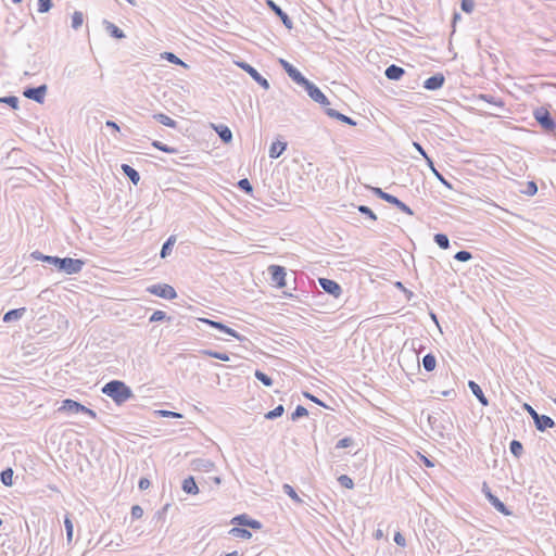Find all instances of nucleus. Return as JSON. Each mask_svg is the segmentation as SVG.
<instances>
[{
  "instance_id": "c9c22d12",
  "label": "nucleus",
  "mask_w": 556,
  "mask_h": 556,
  "mask_svg": "<svg viewBox=\"0 0 556 556\" xmlns=\"http://www.w3.org/2000/svg\"><path fill=\"white\" fill-rule=\"evenodd\" d=\"M433 240L443 250H446L450 247V240L444 233L434 235Z\"/></svg>"
},
{
  "instance_id": "a18cd8bd",
  "label": "nucleus",
  "mask_w": 556,
  "mask_h": 556,
  "mask_svg": "<svg viewBox=\"0 0 556 556\" xmlns=\"http://www.w3.org/2000/svg\"><path fill=\"white\" fill-rule=\"evenodd\" d=\"M152 146L154 148H156L157 150H161V151L166 152V153H175V152H177V150L175 148L169 147L167 144H164V143H162L161 141H157V140H154L152 142Z\"/></svg>"
},
{
  "instance_id": "c85d7f7f",
  "label": "nucleus",
  "mask_w": 556,
  "mask_h": 556,
  "mask_svg": "<svg viewBox=\"0 0 556 556\" xmlns=\"http://www.w3.org/2000/svg\"><path fill=\"white\" fill-rule=\"evenodd\" d=\"M490 503L497 511L502 513L503 515H511V511L505 506V504L502 501H500L497 496H494Z\"/></svg>"
},
{
  "instance_id": "4468645a",
  "label": "nucleus",
  "mask_w": 556,
  "mask_h": 556,
  "mask_svg": "<svg viewBox=\"0 0 556 556\" xmlns=\"http://www.w3.org/2000/svg\"><path fill=\"white\" fill-rule=\"evenodd\" d=\"M533 421H534L536 430H539L541 432L545 431L546 429L555 427V421L547 415L538 414L533 418Z\"/></svg>"
},
{
  "instance_id": "473e14b6",
  "label": "nucleus",
  "mask_w": 556,
  "mask_h": 556,
  "mask_svg": "<svg viewBox=\"0 0 556 556\" xmlns=\"http://www.w3.org/2000/svg\"><path fill=\"white\" fill-rule=\"evenodd\" d=\"M176 239L174 236H170L163 244L162 249H161V257L164 258L166 257L170 252H172V249H173V245L175 243Z\"/></svg>"
},
{
  "instance_id": "393cba45",
  "label": "nucleus",
  "mask_w": 556,
  "mask_h": 556,
  "mask_svg": "<svg viewBox=\"0 0 556 556\" xmlns=\"http://www.w3.org/2000/svg\"><path fill=\"white\" fill-rule=\"evenodd\" d=\"M121 168L134 185H138L140 175L134 167L128 164H122Z\"/></svg>"
},
{
  "instance_id": "9b49d317",
  "label": "nucleus",
  "mask_w": 556,
  "mask_h": 556,
  "mask_svg": "<svg viewBox=\"0 0 556 556\" xmlns=\"http://www.w3.org/2000/svg\"><path fill=\"white\" fill-rule=\"evenodd\" d=\"M47 93V86L40 85L38 87H29L23 91V96L27 99L34 100L37 103H42Z\"/></svg>"
},
{
  "instance_id": "2f4dec72",
  "label": "nucleus",
  "mask_w": 556,
  "mask_h": 556,
  "mask_svg": "<svg viewBox=\"0 0 556 556\" xmlns=\"http://www.w3.org/2000/svg\"><path fill=\"white\" fill-rule=\"evenodd\" d=\"M154 118L164 126L172 127V128L176 127V122L166 114H163V113L155 114Z\"/></svg>"
},
{
  "instance_id": "f3484780",
  "label": "nucleus",
  "mask_w": 556,
  "mask_h": 556,
  "mask_svg": "<svg viewBox=\"0 0 556 556\" xmlns=\"http://www.w3.org/2000/svg\"><path fill=\"white\" fill-rule=\"evenodd\" d=\"M232 523H237L239 526H245V527H249L251 529H261L262 528V523L255 519H251L248 515L243 514V515H238L236 516L232 520H231Z\"/></svg>"
},
{
  "instance_id": "6ab92c4d",
  "label": "nucleus",
  "mask_w": 556,
  "mask_h": 556,
  "mask_svg": "<svg viewBox=\"0 0 556 556\" xmlns=\"http://www.w3.org/2000/svg\"><path fill=\"white\" fill-rule=\"evenodd\" d=\"M404 74V68L395 64L388 66L384 71L386 77L390 80H399L403 77Z\"/></svg>"
},
{
  "instance_id": "f8f14e48",
  "label": "nucleus",
  "mask_w": 556,
  "mask_h": 556,
  "mask_svg": "<svg viewBox=\"0 0 556 556\" xmlns=\"http://www.w3.org/2000/svg\"><path fill=\"white\" fill-rule=\"evenodd\" d=\"M191 469L200 472H211L215 468L214 462L208 458H195L191 460Z\"/></svg>"
},
{
  "instance_id": "6e6d98bb",
  "label": "nucleus",
  "mask_w": 556,
  "mask_h": 556,
  "mask_svg": "<svg viewBox=\"0 0 556 556\" xmlns=\"http://www.w3.org/2000/svg\"><path fill=\"white\" fill-rule=\"evenodd\" d=\"M353 444V439L350 437H345L341 440H339L336 444V448H345Z\"/></svg>"
},
{
  "instance_id": "e2e57ef3",
  "label": "nucleus",
  "mask_w": 556,
  "mask_h": 556,
  "mask_svg": "<svg viewBox=\"0 0 556 556\" xmlns=\"http://www.w3.org/2000/svg\"><path fill=\"white\" fill-rule=\"evenodd\" d=\"M522 408L532 417V419L539 414L530 404L525 403Z\"/></svg>"
},
{
  "instance_id": "6e6552de",
  "label": "nucleus",
  "mask_w": 556,
  "mask_h": 556,
  "mask_svg": "<svg viewBox=\"0 0 556 556\" xmlns=\"http://www.w3.org/2000/svg\"><path fill=\"white\" fill-rule=\"evenodd\" d=\"M237 65L247 72L260 86L264 89L268 90L270 85L268 80L263 77L252 65L247 62H238Z\"/></svg>"
},
{
  "instance_id": "39448f33",
  "label": "nucleus",
  "mask_w": 556,
  "mask_h": 556,
  "mask_svg": "<svg viewBox=\"0 0 556 556\" xmlns=\"http://www.w3.org/2000/svg\"><path fill=\"white\" fill-rule=\"evenodd\" d=\"M147 290L151 294H154L156 296H160V298H163L166 300H173L177 296L175 289L172 286L166 285V283L153 285V286H150Z\"/></svg>"
},
{
  "instance_id": "7c9ffc66",
  "label": "nucleus",
  "mask_w": 556,
  "mask_h": 556,
  "mask_svg": "<svg viewBox=\"0 0 556 556\" xmlns=\"http://www.w3.org/2000/svg\"><path fill=\"white\" fill-rule=\"evenodd\" d=\"M0 480L5 486H11L13 484V470L12 468H7L1 471Z\"/></svg>"
},
{
  "instance_id": "774afa93",
  "label": "nucleus",
  "mask_w": 556,
  "mask_h": 556,
  "mask_svg": "<svg viewBox=\"0 0 556 556\" xmlns=\"http://www.w3.org/2000/svg\"><path fill=\"white\" fill-rule=\"evenodd\" d=\"M482 492L484 493L485 497L488 498L489 502H491V500L495 496L490 488L488 486V484L484 482L483 485H482Z\"/></svg>"
},
{
  "instance_id": "864d4df0",
  "label": "nucleus",
  "mask_w": 556,
  "mask_h": 556,
  "mask_svg": "<svg viewBox=\"0 0 556 556\" xmlns=\"http://www.w3.org/2000/svg\"><path fill=\"white\" fill-rule=\"evenodd\" d=\"M358 212L368 216L370 219L372 220H376L377 219V216L376 214L372 212V210L366 205H359L358 206Z\"/></svg>"
},
{
  "instance_id": "58836bf2",
  "label": "nucleus",
  "mask_w": 556,
  "mask_h": 556,
  "mask_svg": "<svg viewBox=\"0 0 556 556\" xmlns=\"http://www.w3.org/2000/svg\"><path fill=\"white\" fill-rule=\"evenodd\" d=\"M254 376L258 381H261L266 387H271L274 383L273 379L261 370H256Z\"/></svg>"
},
{
  "instance_id": "bb28decb",
  "label": "nucleus",
  "mask_w": 556,
  "mask_h": 556,
  "mask_svg": "<svg viewBox=\"0 0 556 556\" xmlns=\"http://www.w3.org/2000/svg\"><path fill=\"white\" fill-rule=\"evenodd\" d=\"M25 311H26L25 307L10 309L9 312H7L4 314L3 321L4 323H11L13 320H18L20 318H22V316L24 315Z\"/></svg>"
},
{
  "instance_id": "2eb2a0df",
  "label": "nucleus",
  "mask_w": 556,
  "mask_h": 556,
  "mask_svg": "<svg viewBox=\"0 0 556 556\" xmlns=\"http://www.w3.org/2000/svg\"><path fill=\"white\" fill-rule=\"evenodd\" d=\"M267 4L271 9V11H274L280 17L282 24L287 28L291 29L293 26V23H292L291 18L289 17V15L278 4H276L273 0H267Z\"/></svg>"
},
{
  "instance_id": "e433bc0d",
  "label": "nucleus",
  "mask_w": 556,
  "mask_h": 556,
  "mask_svg": "<svg viewBox=\"0 0 556 556\" xmlns=\"http://www.w3.org/2000/svg\"><path fill=\"white\" fill-rule=\"evenodd\" d=\"M230 534H232L233 536H237V538H241V539H251L252 536V533L244 529V528H238V527H235L230 530Z\"/></svg>"
},
{
  "instance_id": "37998d69",
  "label": "nucleus",
  "mask_w": 556,
  "mask_h": 556,
  "mask_svg": "<svg viewBox=\"0 0 556 556\" xmlns=\"http://www.w3.org/2000/svg\"><path fill=\"white\" fill-rule=\"evenodd\" d=\"M283 492L290 496L294 502L302 503V500L299 497L294 489L290 484H283L282 486Z\"/></svg>"
},
{
  "instance_id": "b1692460",
  "label": "nucleus",
  "mask_w": 556,
  "mask_h": 556,
  "mask_svg": "<svg viewBox=\"0 0 556 556\" xmlns=\"http://www.w3.org/2000/svg\"><path fill=\"white\" fill-rule=\"evenodd\" d=\"M184 492L187 494H198L199 493V486L192 476H189L182 481L181 485Z\"/></svg>"
},
{
  "instance_id": "a19ab883",
  "label": "nucleus",
  "mask_w": 556,
  "mask_h": 556,
  "mask_svg": "<svg viewBox=\"0 0 556 556\" xmlns=\"http://www.w3.org/2000/svg\"><path fill=\"white\" fill-rule=\"evenodd\" d=\"M202 353L204 355H207L210 357H214V358H217V359H220V361H224V362H228L229 361V356L226 353L215 352V351H212V350H203Z\"/></svg>"
},
{
  "instance_id": "aec40b11",
  "label": "nucleus",
  "mask_w": 556,
  "mask_h": 556,
  "mask_svg": "<svg viewBox=\"0 0 556 556\" xmlns=\"http://www.w3.org/2000/svg\"><path fill=\"white\" fill-rule=\"evenodd\" d=\"M103 25H104L106 33L111 37L116 38V39H123L126 37L125 33L119 27H117L115 24L104 20Z\"/></svg>"
},
{
  "instance_id": "c03bdc74",
  "label": "nucleus",
  "mask_w": 556,
  "mask_h": 556,
  "mask_svg": "<svg viewBox=\"0 0 556 556\" xmlns=\"http://www.w3.org/2000/svg\"><path fill=\"white\" fill-rule=\"evenodd\" d=\"M0 103H7L12 109L16 110L18 108V98L15 96H8L0 98Z\"/></svg>"
},
{
  "instance_id": "a878e982",
  "label": "nucleus",
  "mask_w": 556,
  "mask_h": 556,
  "mask_svg": "<svg viewBox=\"0 0 556 556\" xmlns=\"http://www.w3.org/2000/svg\"><path fill=\"white\" fill-rule=\"evenodd\" d=\"M287 149V143L281 141L273 142L269 148V157L278 159Z\"/></svg>"
},
{
  "instance_id": "20e7f679",
  "label": "nucleus",
  "mask_w": 556,
  "mask_h": 556,
  "mask_svg": "<svg viewBox=\"0 0 556 556\" xmlns=\"http://www.w3.org/2000/svg\"><path fill=\"white\" fill-rule=\"evenodd\" d=\"M305 91L307 92L308 97L315 101L316 103L320 104L325 110L329 109L328 105L330 104L328 98L324 94V92L312 81L308 79L306 80V84L302 86Z\"/></svg>"
},
{
  "instance_id": "49530a36",
  "label": "nucleus",
  "mask_w": 556,
  "mask_h": 556,
  "mask_svg": "<svg viewBox=\"0 0 556 556\" xmlns=\"http://www.w3.org/2000/svg\"><path fill=\"white\" fill-rule=\"evenodd\" d=\"M338 482L340 483L341 486L346 489H353L354 486L353 480L348 475H341L338 478Z\"/></svg>"
},
{
  "instance_id": "0e129e2a",
  "label": "nucleus",
  "mask_w": 556,
  "mask_h": 556,
  "mask_svg": "<svg viewBox=\"0 0 556 556\" xmlns=\"http://www.w3.org/2000/svg\"><path fill=\"white\" fill-rule=\"evenodd\" d=\"M413 147L418 151V153L427 161L428 154L426 153L425 149L421 147L420 143L414 141Z\"/></svg>"
},
{
  "instance_id": "9d476101",
  "label": "nucleus",
  "mask_w": 556,
  "mask_h": 556,
  "mask_svg": "<svg viewBox=\"0 0 556 556\" xmlns=\"http://www.w3.org/2000/svg\"><path fill=\"white\" fill-rule=\"evenodd\" d=\"M268 273L270 274L271 281L276 283L278 288H283L286 286V269L279 265H270L268 267Z\"/></svg>"
},
{
  "instance_id": "7ed1b4c3",
  "label": "nucleus",
  "mask_w": 556,
  "mask_h": 556,
  "mask_svg": "<svg viewBox=\"0 0 556 556\" xmlns=\"http://www.w3.org/2000/svg\"><path fill=\"white\" fill-rule=\"evenodd\" d=\"M533 116L543 129L552 131L556 128V123L546 108L540 106L535 109Z\"/></svg>"
},
{
  "instance_id": "052dcab7",
  "label": "nucleus",
  "mask_w": 556,
  "mask_h": 556,
  "mask_svg": "<svg viewBox=\"0 0 556 556\" xmlns=\"http://www.w3.org/2000/svg\"><path fill=\"white\" fill-rule=\"evenodd\" d=\"M372 191L374 193L380 198L381 200L386 201L388 200V197L390 195V193L388 192H384L381 188H372Z\"/></svg>"
},
{
  "instance_id": "1a4fd4ad",
  "label": "nucleus",
  "mask_w": 556,
  "mask_h": 556,
  "mask_svg": "<svg viewBox=\"0 0 556 556\" xmlns=\"http://www.w3.org/2000/svg\"><path fill=\"white\" fill-rule=\"evenodd\" d=\"M318 282L320 288L333 298L338 299L342 294V288L337 281L328 278H319Z\"/></svg>"
},
{
  "instance_id": "13d9d810",
  "label": "nucleus",
  "mask_w": 556,
  "mask_h": 556,
  "mask_svg": "<svg viewBox=\"0 0 556 556\" xmlns=\"http://www.w3.org/2000/svg\"><path fill=\"white\" fill-rule=\"evenodd\" d=\"M160 416L162 417H170V418H182V415L179 414V413H176V412H172V410H157L156 412Z\"/></svg>"
},
{
  "instance_id": "ea45409f",
  "label": "nucleus",
  "mask_w": 556,
  "mask_h": 556,
  "mask_svg": "<svg viewBox=\"0 0 556 556\" xmlns=\"http://www.w3.org/2000/svg\"><path fill=\"white\" fill-rule=\"evenodd\" d=\"M283 413H285V407L282 405H278L274 409L266 413L265 418L273 420V419H276V418L282 416Z\"/></svg>"
},
{
  "instance_id": "5fc2aeb1",
  "label": "nucleus",
  "mask_w": 556,
  "mask_h": 556,
  "mask_svg": "<svg viewBox=\"0 0 556 556\" xmlns=\"http://www.w3.org/2000/svg\"><path fill=\"white\" fill-rule=\"evenodd\" d=\"M460 8L465 13H471L475 8L473 0H462Z\"/></svg>"
},
{
  "instance_id": "cd10ccee",
  "label": "nucleus",
  "mask_w": 556,
  "mask_h": 556,
  "mask_svg": "<svg viewBox=\"0 0 556 556\" xmlns=\"http://www.w3.org/2000/svg\"><path fill=\"white\" fill-rule=\"evenodd\" d=\"M388 203L390 204H393L395 205L399 210H401L402 212L408 214V215H413V211L409 206H407L404 202H402L400 199H397L396 197L390 194L388 197V200H387Z\"/></svg>"
},
{
  "instance_id": "ddd939ff",
  "label": "nucleus",
  "mask_w": 556,
  "mask_h": 556,
  "mask_svg": "<svg viewBox=\"0 0 556 556\" xmlns=\"http://www.w3.org/2000/svg\"><path fill=\"white\" fill-rule=\"evenodd\" d=\"M85 409V405L72 400L66 399L62 402V405L59 407V412H66L71 414L83 413Z\"/></svg>"
},
{
  "instance_id": "72a5a7b5",
  "label": "nucleus",
  "mask_w": 556,
  "mask_h": 556,
  "mask_svg": "<svg viewBox=\"0 0 556 556\" xmlns=\"http://www.w3.org/2000/svg\"><path fill=\"white\" fill-rule=\"evenodd\" d=\"M162 59L168 61L169 63H173V64H176V65H181L184 67H187V64L181 61L176 54H174L173 52H164L161 54Z\"/></svg>"
},
{
  "instance_id": "8fccbe9b",
  "label": "nucleus",
  "mask_w": 556,
  "mask_h": 556,
  "mask_svg": "<svg viewBox=\"0 0 556 556\" xmlns=\"http://www.w3.org/2000/svg\"><path fill=\"white\" fill-rule=\"evenodd\" d=\"M307 414H308V412L304 406L298 405L295 410L291 415V419L294 421L301 417L306 416Z\"/></svg>"
},
{
  "instance_id": "bf43d9fd",
  "label": "nucleus",
  "mask_w": 556,
  "mask_h": 556,
  "mask_svg": "<svg viewBox=\"0 0 556 556\" xmlns=\"http://www.w3.org/2000/svg\"><path fill=\"white\" fill-rule=\"evenodd\" d=\"M142 515H143V509L140 506L135 505V506L131 507V516H132V518L139 519V518L142 517Z\"/></svg>"
},
{
  "instance_id": "423d86ee",
  "label": "nucleus",
  "mask_w": 556,
  "mask_h": 556,
  "mask_svg": "<svg viewBox=\"0 0 556 556\" xmlns=\"http://www.w3.org/2000/svg\"><path fill=\"white\" fill-rule=\"evenodd\" d=\"M279 63L285 70V72L289 75V77L298 85L303 86L306 84L307 78H305L302 73L295 68L291 63L286 61L285 59H279Z\"/></svg>"
},
{
  "instance_id": "f03ea898",
  "label": "nucleus",
  "mask_w": 556,
  "mask_h": 556,
  "mask_svg": "<svg viewBox=\"0 0 556 556\" xmlns=\"http://www.w3.org/2000/svg\"><path fill=\"white\" fill-rule=\"evenodd\" d=\"M102 393L115 404L122 405L134 396L131 389L121 380H111L102 387Z\"/></svg>"
},
{
  "instance_id": "4d7b16f0",
  "label": "nucleus",
  "mask_w": 556,
  "mask_h": 556,
  "mask_svg": "<svg viewBox=\"0 0 556 556\" xmlns=\"http://www.w3.org/2000/svg\"><path fill=\"white\" fill-rule=\"evenodd\" d=\"M166 318V313L163 312V311H155L151 317H150V321L151 323H155V321H161V320H164Z\"/></svg>"
},
{
  "instance_id": "c756f323",
  "label": "nucleus",
  "mask_w": 556,
  "mask_h": 556,
  "mask_svg": "<svg viewBox=\"0 0 556 556\" xmlns=\"http://www.w3.org/2000/svg\"><path fill=\"white\" fill-rule=\"evenodd\" d=\"M437 359L433 354L429 353L422 358V367L427 371H432L435 368Z\"/></svg>"
},
{
  "instance_id": "4be33fe9",
  "label": "nucleus",
  "mask_w": 556,
  "mask_h": 556,
  "mask_svg": "<svg viewBox=\"0 0 556 556\" xmlns=\"http://www.w3.org/2000/svg\"><path fill=\"white\" fill-rule=\"evenodd\" d=\"M326 114L331 117V118H336L344 124H348V125H351V126H355L356 125V122L353 121L351 117L333 110V109H326Z\"/></svg>"
},
{
  "instance_id": "dca6fc26",
  "label": "nucleus",
  "mask_w": 556,
  "mask_h": 556,
  "mask_svg": "<svg viewBox=\"0 0 556 556\" xmlns=\"http://www.w3.org/2000/svg\"><path fill=\"white\" fill-rule=\"evenodd\" d=\"M444 81V76L441 73H438L425 80L424 88L427 90H438L443 86Z\"/></svg>"
},
{
  "instance_id": "f257e3e1",
  "label": "nucleus",
  "mask_w": 556,
  "mask_h": 556,
  "mask_svg": "<svg viewBox=\"0 0 556 556\" xmlns=\"http://www.w3.org/2000/svg\"><path fill=\"white\" fill-rule=\"evenodd\" d=\"M30 257L36 261H41L49 265L54 266L58 270L63 271L67 275H74L81 271L85 262L79 258L72 257H59V256H50L45 255L40 251H34L30 254Z\"/></svg>"
},
{
  "instance_id": "5701e85b",
  "label": "nucleus",
  "mask_w": 556,
  "mask_h": 556,
  "mask_svg": "<svg viewBox=\"0 0 556 556\" xmlns=\"http://www.w3.org/2000/svg\"><path fill=\"white\" fill-rule=\"evenodd\" d=\"M427 165L432 172V174L435 176V178L447 189H453V186L450 181H447L444 176L435 168L432 159L427 157Z\"/></svg>"
},
{
  "instance_id": "3c124183",
  "label": "nucleus",
  "mask_w": 556,
  "mask_h": 556,
  "mask_svg": "<svg viewBox=\"0 0 556 556\" xmlns=\"http://www.w3.org/2000/svg\"><path fill=\"white\" fill-rule=\"evenodd\" d=\"M52 8V0H38V12L47 13Z\"/></svg>"
},
{
  "instance_id": "603ef678",
  "label": "nucleus",
  "mask_w": 556,
  "mask_h": 556,
  "mask_svg": "<svg viewBox=\"0 0 556 556\" xmlns=\"http://www.w3.org/2000/svg\"><path fill=\"white\" fill-rule=\"evenodd\" d=\"M538 192V186L534 181H528L526 189L522 190V193L527 195H534Z\"/></svg>"
},
{
  "instance_id": "338daca9",
  "label": "nucleus",
  "mask_w": 556,
  "mask_h": 556,
  "mask_svg": "<svg viewBox=\"0 0 556 556\" xmlns=\"http://www.w3.org/2000/svg\"><path fill=\"white\" fill-rule=\"evenodd\" d=\"M482 492L484 493L485 497L488 498L489 502H491V500L495 496L490 488L488 486V484L484 482L483 485H482Z\"/></svg>"
},
{
  "instance_id": "79ce46f5",
  "label": "nucleus",
  "mask_w": 556,
  "mask_h": 556,
  "mask_svg": "<svg viewBox=\"0 0 556 556\" xmlns=\"http://www.w3.org/2000/svg\"><path fill=\"white\" fill-rule=\"evenodd\" d=\"M83 22H84L83 13L79 11H75L74 14L72 15V27L74 29H78L83 25Z\"/></svg>"
},
{
  "instance_id": "0eeeda50",
  "label": "nucleus",
  "mask_w": 556,
  "mask_h": 556,
  "mask_svg": "<svg viewBox=\"0 0 556 556\" xmlns=\"http://www.w3.org/2000/svg\"><path fill=\"white\" fill-rule=\"evenodd\" d=\"M200 321L202 324H206L226 334H229L233 338H236L237 340L239 341H243L245 340V338L243 336H241L239 332H237L235 329L228 327L227 325L220 323V321H215V320H212V319H207V318H201Z\"/></svg>"
},
{
  "instance_id": "4c0bfd02",
  "label": "nucleus",
  "mask_w": 556,
  "mask_h": 556,
  "mask_svg": "<svg viewBox=\"0 0 556 556\" xmlns=\"http://www.w3.org/2000/svg\"><path fill=\"white\" fill-rule=\"evenodd\" d=\"M64 526L66 530V541L70 544L73 539L74 526L68 515L65 516Z\"/></svg>"
},
{
  "instance_id": "f704fd0d",
  "label": "nucleus",
  "mask_w": 556,
  "mask_h": 556,
  "mask_svg": "<svg viewBox=\"0 0 556 556\" xmlns=\"http://www.w3.org/2000/svg\"><path fill=\"white\" fill-rule=\"evenodd\" d=\"M509 451L515 457L519 458L523 453V446L518 440H513L509 444Z\"/></svg>"
},
{
  "instance_id": "680f3d73",
  "label": "nucleus",
  "mask_w": 556,
  "mask_h": 556,
  "mask_svg": "<svg viewBox=\"0 0 556 556\" xmlns=\"http://www.w3.org/2000/svg\"><path fill=\"white\" fill-rule=\"evenodd\" d=\"M394 542L399 545V546H402L404 547L406 545V540L404 538V535L401 533V532H396L394 534Z\"/></svg>"
},
{
  "instance_id": "09e8293b",
  "label": "nucleus",
  "mask_w": 556,
  "mask_h": 556,
  "mask_svg": "<svg viewBox=\"0 0 556 556\" xmlns=\"http://www.w3.org/2000/svg\"><path fill=\"white\" fill-rule=\"evenodd\" d=\"M454 258L459 262H467L472 258V254L469 251L460 250L456 252Z\"/></svg>"
},
{
  "instance_id": "412c9836",
  "label": "nucleus",
  "mask_w": 556,
  "mask_h": 556,
  "mask_svg": "<svg viewBox=\"0 0 556 556\" xmlns=\"http://www.w3.org/2000/svg\"><path fill=\"white\" fill-rule=\"evenodd\" d=\"M468 387L471 390V392L473 393V395L481 403V405L486 406L489 404L488 399L485 397L482 389L480 388V386L478 383H476L475 381L470 380L468 382Z\"/></svg>"
},
{
  "instance_id": "69168bd1",
  "label": "nucleus",
  "mask_w": 556,
  "mask_h": 556,
  "mask_svg": "<svg viewBox=\"0 0 556 556\" xmlns=\"http://www.w3.org/2000/svg\"><path fill=\"white\" fill-rule=\"evenodd\" d=\"M482 492L484 493L485 497L488 498L489 502H491V500L495 496L490 488L488 486V484L484 482L483 485H482Z\"/></svg>"
},
{
  "instance_id": "a211bd4d",
  "label": "nucleus",
  "mask_w": 556,
  "mask_h": 556,
  "mask_svg": "<svg viewBox=\"0 0 556 556\" xmlns=\"http://www.w3.org/2000/svg\"><path fill=\"white\" fill-rule=\"evenodd\" d=\"M214 130L218 134L220 140L224 143H230L232 141V132L230 128L224 124L212 125Z\"/></svg>"
},
{
  "instance_id": "de8ad7c7",
  "label": "nucleus",
  "mask_w": 556,
  "mask_h": 556,
  "mask_svg": "<svg viewBox=\"0 0 556 556\" xmlns=\"http://www.w3.org/2000/svg\"><path fill=\"white\" fill-rule=\"evenodd\" d=\"M238 187L240 190L244 191L245 193H251L253 191V187L248 178H242L238 181Z\"/></svg>"
}]
</instances>
